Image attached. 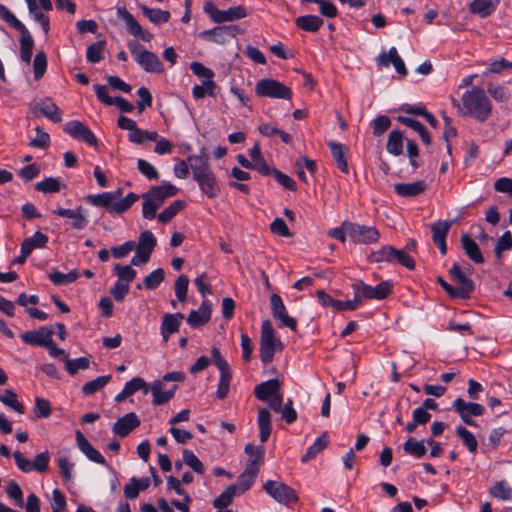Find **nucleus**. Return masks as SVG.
<instances>
[{
    "label": "nucleus",
    "instance_id": "1",
    "mask_svg": "<svg viewBox=\"0 0 512 512\" xmlns=\"http://www.w3.org/2000/svg\"><path fill=\"white\" fill-rule=\"evenodd\" d=\"M122 190L113 192H103L96 195H88L86 200L93 206L107 208L110 213L121 214L130 209V207L139 199V195L130 192L126 197L120 199Z\"/></svg>",
    "mask_w": 512,
    "mask_h": 512
},
{
    "label": "nucleus",
    "instance_id": "2",
    "mask_svg": "<svg viewBox=\"0 0 512 512\" xmlns=\"http://www.w3.org/2000/svg\"><path fill=\"white\" fill-rule=\"evenodd\" d=\"M462 106L465 115L479 122L486 121L492 113V104L484 90L479 87H473L463 94Z\"/></svg>",
    "mask_w": 512,
    "mask_h": 512
},
{
    "label": "nucleus",
    "instance_id": "3",
    "mask_svg": "<svg viewBox=\"0 0 512 512\" xmlns=\"http://www.w3.org/2000/svg\"><path fill=\"white\" fill-rule=\"evenodd\" d=\"M127 46L134 60L145 72L155 74L164 72L163 64L154 52L147 50L135 40L129 41Z\"/></svg>",
    "mask_w": 512,
    "mask_h": 512
},
{
    "label": "nucleus",
    "instance_id": "4",
    "mask_svg": "<svg viewBox=\"0 0 512 512\" xmlns=\"http://www.w3.org/2000/svg\"><path fill=\"white\" fill-rule=\"evenodd\" d=\"M54 326H42L37 330L27 331L21 334L23 342L48 349L49 352H65L59 349L52 341Z\"/></svg>",
    "mask_w": 512,
    "mask_h": 512
},
{
    "label": "nucleus",
    "instance_id": "5",
    "mask_svg": "<svg viewBox=\"0 0 512 512\" xmlns=\"http://www.w3.org/2000/svg\"><path fill=\"white\" fill-rule=\"evenodd\" d=\"M255 93L259 97L290 100L292 90L273 78L260 79L255 85Z\"/></svg>",
    "mask_w": 512,
    "mask_h": 512
},
{
    "label": "nucleus",
    "instance_id": "6",
    "mask_svg": "<svg viewBox=\"0 0 512 512\" xmlns=\"http://www.w3.org/2000/svg\"><path fill=\"white\" fill-rule=\"evenodd\" d=\"M263 489L279 504L290 506L299 501L296 491L281 481L268 480L264 483Z\"/></svg>",
    "mask_w": 512,
    "mask_h": 512
},
{
    "label": "nucleus",
    "instance_id": "7",
    "mask_svg": "<svg viewBox=\"0 0 512 512\" xmlns=\"http://www.w3.org/2000/svg\"><path fill=\"white\" fill-rule=\"evenodd\" d=\"M203 11L210 17V19L214 23L217 24L224 22H232L247 16V11L245 7L242 5L233 6L228 8L227 10H220L210 0L205 1Z\"/></svg>",
    "mask_w": 512,
    "mask_h": 512
},
{
    "label": "nucleus",
    "instance_id": "8",
    "mask_svg": "<svg viewBox=\"0 0 512 512\" xmlns=\"http://www.w3.org/2000/svg\"><path fill=\"white\" fill-rule=\"evenodd\" d=\"M156 243L157 240L151 231H143L138 238V243L135 247L136 252L131 259V265L139 266L147 263Z\"/></svg>",
    "mask_w": 512,
    "mask_h": 512
},
{
    "label": "nucleus",
    "instance_id": "9",
    "mask_svg": "<svg viewBox=\"0 0 512 512\" xmlns=\"http://www.w3.org/2000/svg\"><path fill=\"white\" fill-rule=\"evenodd\" d=\"M348 230V237L352 242L357 244H373L377 243L380 239L379 231L373 226L360 225L350 222L345 224Z\"/></svg>",
    "mask_w": 512,
    "mask_h": 512
},
{
    "label": "nucleus",
    "instance_id": "10",
    "mask_svg": "<svg viewBox=\"0 0 512 512\" xmlns=\"http://www.w3.org/2000/svg\"><path fill=\"white\" fill-rule=\"evenodd\" d=\"M352 289L354 293L362 296V300H382L391 293V284L386 281L379 283L376 287H371L362 280H358L352 284Z\"/></svg>",
    "mask_w": 512,
    "mask_h": 512
},
{
    "label": "nucleus",
    "instance_id": "11",
    "mask_svg": "<svg viewBox=\"0 0 512 512\" xmlns=\"http://www.w3.org/2000/svg\"><path fill=\"white\" fill-rule=\"evenodd\" d=\"M469 271V268L464 270L457 263L449 270L452 280L458 285L456 287L458 299H468L475 288L472 279L467 276Z\"/></svg>",
    "mask_w": 512,
    "mask_h": 512
},
{
    "label": "nucleus",
    "instance_id": "12",
    "mask_svg": "<svg viewBox=\"0 0 512 512\" xmlns=\"http://www.w3.org/2000/svg\"><path fill=\"white\" fill-rule=\"evenodd\" d=\"M30 109L36 117L44 116L55 123L62 121L61 109L50 98L34 100Z\"/></svg>",
    "mask_w": 512,
    "mask_h": 512
},
{
    "label": "nucleus",
    "instance_id": "13",
    "mask_svg": "<svg viewBox=\"0 0 512 512\" xmlns=\"http://www.w3.org/2000/svg\"><path fill=\"white\" fill-rule=\"evenodd\" d=\"M243 31L237 25L217 26L210 30L202 31L199 36L217 44H224L229 38L235 37Z\"/></svg>",
    "mask_w": 512,
    "mask_h": 512
},
{
    "label": "nucleus",
    "instance_id": "14",
    "mask_svg": "<svg viewBox=\"0 0 512 512\" xmlns=\"http://www.w3.org/2000/svg\"><path fill=\"white\" fill-rule=\"evenodd\" d=\"M64 131L74 139L83 141L90 146H97L98 144L94 133L81 121L72 120L67 122Z\"/></svg>",
    "mask_w": 512,
    "mask_h": 512
},
{
    "label": "nucleus",
    "instance_id": "15",
    "mask_svg": "<svg viewBox=\"0 0 512 512\" xmlns=\"http://www.w3.org/2000/svg\"><path fill=\"white\" fill-rule=\"evenodd\" d=\"M283 345L275 335V330L270 320H264L261 325L260 350L261 352H276L282 350Z\"/></svg>",
    "mask_w": 512,
    "mask_h": 512
},
{
    "label": "nucleus",
    "instance_id": "16",
    "mask_svg": "<svg viewBox=\"0 0 512 512\" xmlns=\"http://www.w3.org/2000/svg\"><path fill=\"white\" fill-rule=\"evenodd\" d=\"M270 303L272 315L279 321L280 326L288 327L295 331L297 328V321L295 318L288 315L282 298L278 294H272L270 297Z\"/></svg>",
    "mask_w": 512,
    "mask_h": 512
},
{
    "label": "nucleus",
    "instance_id": "17",
    "mask_svg": "<svg viewBox=\"0 0 512 512\" xmlns=\"http://www.w3.org/2000/svg\"><path fill=\"white\" fill-rule=\"evenodd\" d=\"M453 408L460 415L461 419L467 425H475L472 416H481L484 413V407L475 402H466L462 398H457L453 402Z\"/></svg>",
    "mask_w": 512,
    "mask_h": 512
},
{
    "label": "nucleus",
    "instance_id": "18",
    "mask_svg": "<svg viewBox=\"0 0 512 512\" xmlns=\"http://www.w3.org/2000/svg\"><path fill=\"white\" fill-rule=\"evenodd\" d=\"M117 15L123 19L126 24L127 31L131 35L138 37L145 42H150L152 40V33L144 31L133 15L125 7H118Z\"/></svg>",
    "mask_w": 512,
    "mask_h": 512
},
{
    "label": "nucleus",
    "instance_id": "19",
    "mask_svg": "<svg viewBox=\"0 0 512 512\" xmlns=\"http://www.w3.org/2000/svg\"><path fill=\"white\" fill-rule=\"evenodd\" d=\"M214 363L220 371L217 397L219 399H224L229 392L230 381L232 378L231 370L228 363L224 360L221 354H215Z\"/></svg>",
    "mask_w": 512,
    "mask_h": 512
},
{
    "label": "nucleus",
    "instance_id": "20",
    "mask_svg": "<svg viewBox=\"0 0 512 512\" xmlns=\"http://www.w3.org/2000/svg\"><path fill=\"white\" fill-rule=\"evenodd\" d=\"M177 388V384L167 386L164 381H154L149 390L153 395V404L159 406L169 402L174 397Z\"/></svg>",
    "mask_w": 512,
    "mask_h": 512
},
{
    "label": "nucleus",
    "instance_id": "21",
    "mask_svg": "<svg viewBox=\"0 0 512 512\" xmlns=\"http://www.w3.org/2000/svg\"><path fill=\"white\" fill-rule=\"evenodd\" d=\"M452 224L453 221H437L431 227L433 242L439 248L442 255L447 252L446 237Z\"/></svg>",
    "mask_w": 512,
    "mask_h": 512
},
{
    "label": "nucleus",
    "instance_id": "22",
    "mask_svg": "<svg viewBox=\"0 0 512 512\" xmlns=\"http://www.w3.org/2000/svg\"><path fill=\"white\" fill-rule=\"evenodd\" d=\"M193 178L198 183L201 191L209 198H214L219 194L220 188L212 170L199 174Z\"/></svg>",
    "mask_w": 512,
    "mask_h": 512
},
{
    "label": "nucleus",
    "instance_id": "23",
    "mask_svg": "<svg viewBox=\"0 0 512 512\" xmlns=\"http://www.w3.org/2000/svg\"><path fill=\"white\" fill-rule=\"evenodd\" d=\"M193 178L198 183L201 191L209 198H214L219 194L220 188L212 170L199 174Z\"/></svg>",
    "mask_w": 512,
    "mask_h": 512
},
{
    "label": "nucleus",
    "instance_id": "24",
    "mask_svg": "<svg viewBox=\"0 0 512 512\" xmlns=\"http://www.w3.org/2000/svg\"><path fill=\"white\" fill-rule=\"evenodd\" d=\"M193 178L198 183L201 191L209 198H214L219 194L220 188L212 170L199 174Z\"/></svg>",
    "mask_w": 512,
    "mask_h": 512
},
{
    "label": "nucleus",
    "instance_id": "25",
    "mask_svg": "<svg viewBox=\"0 0 512 512\" xmlns=\"http://www.w3.org/2000/svg\"><path fill=\"white\" fill-rule=\"evenodd\" d=\"M85 210L82 206H78L76 209H65L58 208L54 210L53 213L65 218L72 219V227L76 230L84 229L88 224V219L84 214Z\"/></svg>",
    "mask_w": 512,
    "mask_h": 512
},
{
    "label": "nucleus",
    "instance_id": "26",
    "mask_svg": "<svg viewBox=\"0 0 512 512\" xmlns=\"http://www.w3.org/2000/svg\"><path fill=\"white\" fill-rule=\"evenodd\" d=\"M140 425V420L134 412H130L119 418L113 425L114 434L126 437L131 431Z\"/></svg>",
    "mask_w": 512,
    "mask_h": 512
},
{
    "label": "nucleus",
    "instance_id": "27",
    "mask_svg": "<svg viewBox=\"0 0 512 512\" xmlns=\"http://www.w3.org/2000/svg\"><path fill=\"white\" fill-rule=\"evenodd\" d=\"M212 306L209 301H203L198 310L190 311L187 317V323L191 327H200L209 322L211 318Z\"/></svg>",
    "mask_w": 512,
    "mask_h": 512
},
{
    "label": "nucleus",
    "instance_id": "28",
    "mask_svg": "<svg viewBox=\"0 0 512 512\" xmlns=\"http://www.w3.org/2000/svg\"><path fill=\"white\" fill-rule=\"evenodd\" d=\"M377 61L380 66L385 67L389 66L390 64H393L397 73H399L401 76L407 75V69L405 67V64L401 57L398 55V52L395 47H391L388 53H381L378 56Z\"/></svg>",
    "mask_w": 512,
    "mask_h": 512
},
{
    "label": "nucleus",
    "instance_id": "29",
    "mask_svg": "<svg viewBox=\"0 0 512 512\" xmlns=\"http://www.w3.org/2000/svg\"><path fill=\"white\" fill-rule=\"evenodd\" d=\"M76 442L80 451L91 461L106 465L105 458L100 454L98 450H96L90 442L85 438V436L80 432H76Z\"/></svg>",
    "mask_w": 512,
    "mask_h": 512
},
{
    "label": "nucleus",
    "instance_id": "30",
    "mask_svg": "<svg viewBox=\"0 0 512 512\" xmlns=\"http://www.w3.org/2000/svg\"><path fill=\"white\" fill-rule=\"evenodd\" d=\"M139 390H142L144 394H147L150 390V386L144 381V379L135 377L125 384L123 390L116 395L115 401L120 403Z\"/></svg>",
    "mask_w": 512,
    "mask_h": 512
},
{
    "label": "nucleus",
    "instance_id": "31",
    "mask_svg": "<svg viewBox=\"0 0 512 512\" xmlns=\"http://www.w3.org/2000/svg\"><path fill=\"white\" fill-rule=\"evenodd\" d=\"M427 188L425 181L420 180L410 183H398L394 185L395 192L401 197H416L422 194Z\"/></svg>",
    "mask_w": 512,
    "mask_h": 512
},
{
    "label": "nucleus",
    "instance_id": "32",
    "mask_svg": "<svg viewBox=\"0 0 512 512\" xmlns=\"http://www.w3.org/2000/svg\"><path fill=\"white\" fill-rule=\"evenodd\" d=\"M280 382L278 379H271L258 384L254 389L255 397L261 401H267L280 392Z\"/></svg>",
    "mask_w": 512,
    "mask_h": 512
},
{
    "label": "nucleus",
    "instance_id": "33",
    "mask_svg": "<svg viewBox=\"0 0 512 512\" xmlns=\"http://www.w3.org/2000/svg\"><path fill=\"white\" fill-rule=\"evenodd\" d=\"M245 453L249 456L247 469L259 472L262 463L264 462L265 449L263 446H254L247 444L244 449Z\"/></svg>",
    "mask_w": 512,
    "mask_h": 512
},
{
    "label": "nucleus",
    "instance_id": "34",
    "mask_svg": "<svg viewBox=\"0 0 512 512\" xmlns=\"http://www.w3.org/2000/svg\"><path fill=\"white\" fill-rule=\"evenodd\" d=\"M187 162L192 170L193 177L211 170L209 165V155L204 149H202L201 153L198 155L188 156Z\"/></svg>",
    "mask_w": 512,
    "mask_h": 512
},
{
    "label": "nucleus",
    "instance_id": "35",
    "mask_svg": "<svg viewBox=\"0 0 512 512\" xmlns=\"http://www.w3.org/2000/svg\"><path fill=\"white\" fill-rule=\"evenodd\" d=\"M184 319V315L182 313L175 314H166L163 317L162 325H161V333L164 341L168 340L170 334L178 331L179 326Z\"/></svg>",
    "mask_w": 512,
    "mask_h": 512
},
{
    "label": "nucleus",
    "instance_id": "36",
    "mask_svg": "<svg viewBox=\"0 0 512 512\" xmlns=\"http://www.w3.org/2000/svg\"><path fill=\"white\" fill-rule=\"evenodd\" d=\"M461 245L465 254L476 264L484 262V257L479 249L478 244L467 234L462 235Z\"/></svg>",
    "mask_w": 512,
    "mask_h": 512
},
{
    "label": "nucleus",
    "instance_id": "37",
    "mask_svg": "<svg viewBox=\"0 0 512 512\" xmlns=\"http://www.w3.org/2000/svg\"><path fill=\"white\" fill-rule=\"evenodd\" d=\"M499 2L500 0H473L470 3L469 10L471 13L485 18L495 11Z\"/></svg>",
    "mask_w": 512,
    "mask_h": 512
},
{
    "label": "nucleus",
    "instance_id": "38",
    "mask_svg": "<svg viewBox=\"0 0 512 512\" xmlns=\"http://www.w3.org/2000/svg\"><path fill=\"white\" fill-rule=\"evenodd\" d=\"M257 422L260 430L259 437L261 442L264 443L268 440L272 431L271 415L266 408L258 409Z\"/></svg>",
    "mask_w": 512,
    "mask_h": 512
},
{
    "label": "nucleus",
    "instance_id": "39",
    "mask_svg": "<svg viewBox=\"0 0 512 512\" xmlns=\"http://www.w3.org/2000/svg\"><path fill=\"white\" fill-rule=\"evenodd\" d=\"M324 21L316 15H305L296 18V26L306 32H317L323 25Z\"/></svg>",
    "mask_w": 512,
    "mask_h": 512
},
{
    "label": "nucleus",
    "instance_id": "40",
    "mask_svg": "<svg viewBox=\"0 0 512 512\" xmlns=\"http://www.w3.org/2000/svg\"><path fill=\"white\" fill-rule=\"evenodd\" d=\"M489 495L503 501H511L512 487L505 480L497 481L490 487Z\"/></svg>",
    "mask_w": 512,
    "mask_h": 512
},
{
    "label": "nucleus",
    "instance_id": "41",
    "mask_svg": "<svg viewBox=\"0 0 512 512\" xmlns=\"http://www.w3.org/2000/svg\"><path fill=\"white\" fill-rule=\"evenodd\" d=\"M328 145L331 149V153H332L335 161L337 162L338 168L343 173L347 174L349 171L347 158H346L347 148L344 145L336 143V142H330Z\"/></svg>",
    "mask_w": 512,
    "mask_h": 512
},
{
    "label": "nucleus",
    "instance_id": "42",
    "mask_svg": "<svg viewBox=\"0 0 512 512\" xmlns=\"http://www.w3.org/2000/svg\"><path fill=\"white\" fill-rule=\"evenodd\" d=\"M34 47V40L29 31L21 33L20 37V58L23 62L30 64Z\"/></svg>",
    "mask_w": 512,
    "mask_h": 512
},
{
    "label": "nucleus",
    "instance_id": "43",
    "mask_svg": "<svg viewBox=\"0 0 512 512\" xmlns=\"http://www.w3.org/2000/svg\"><path fill=\"white\" fill-rule=\"evenodd\" d=\"M403 142L404 136L403 133L399 130H392L387 139V151L395 156L402 154L403 152Z\"/></svg>",
    "mask_w": 512,
    "mask_h": 512
},
{
    "label": "nucleus",
    "instance_id": "44",
    "mask_svg": "<svg viewBox=\"0 0 512 512\" xmlns=\"http://www.w3.org/2000/svg\"><path fill=\"white\" fill-rule=\"evenodd\" d=\"M48 242V237L40 231H37L32 237L26 238L21 247L24 254H31L36 248H42Z\"/></svg>",
    "mask_w": 512,
    "mask_h": 512
},
{
    "label": "nucleus",
    "instance_id": "45",
    "mask_svg": "<svg viewBox=\"0 0 512 512\" xmlns=\"http://www.w3.org/2000/svg\"><path fill=\"white\" fill-rule=\"evenodd\" d=\"M327 432H324L321 436H319L315 442L307 449V452L302 456L301 461L306 463L316 457L321 451H323L327 444Z\"/></svg>",
    "mask_w": 512,
    "mask_h": 512
},
{
    "label": "nucleus",
    "instance_id": "46",
    "mask_svg": "<svg viewBox=\"0 0 512 512\" xmlns=\"http://www.w3.org/2000/svg\"><path fill=\"white\" fill-rule=\"evenodd\" d=\"M111 375L99 376L91 381L86 382L82 386V393L84 395H92L103 389L110 381Z\"/></svg>",
    "mask_w": 512,
    "mask_h": 512
},
{
    "label": "nucleus",
    "instance_id": "47",
    "mask_svg": "<svg viewBox=\"0 0 512 512\" xmlns=\"http://www.w3.org/2000/svg\"><path fill=\"white\" fill-rule=\"evenodd\" d=\"M257 475L258 472L245 468V470L239 475L237 482L232 486H236V491L239 490L243 493L252 486Z\"/></svg>",
    "mask_w": 512,
    "mask_h": 512
},
{
    "label": "nucleus",
    "instance_id": "48",
    "mask_svg": "<svg viewBox=\"0 0 512 512\" xmlns=\"http://www.w3.org/2000/svg\"><path fill=\"white\" fill-rule=\"evenodd\" d=\"M217 84L212 79H206L201 85H195L192 89V94L195 99H202L206 95L215 96Z\"/></svg>",
    "mask_w": 512,
    "mask_h": 512
},
{
    "label": "nucleus",
    "instance_id": "49",
    "mask_svg": "<svg viewBox=\"0 0 512 512\" xmlns=\"http://www.w3.org/2000/svg\"><path fill=\"white\" fill-rule=\"evenodd\" d=\"M184 207L185 203L182 200L172 202L161 213H159L158 221L161 223L170 222Z\"/></svg>",
    "mask_w": 512,
    "mask_h": 512
},
{
    "label": "nucleus",
    "instance_id": "50",
    "mask_svg": "<svg viewBox=\"0 0 512 512\" xmlns=\"http://www.w3.org/2000/svg\"><path fill=\"white\" fill-rule=\"evenodd\" d=\"M395 253L396 248H394L393 246L386 245L381 247L379 250L372 252L369 258L371 262L379 263L385 261L392 263L394 262Z\"/></svg>",
    "mask_w": 512,
    "mask_h": 512
},
{
    "label": "nucleus",
    "instance_id": "51",
    "mask_svg": "<svg viewBox=\"0 0 512 512\" xmlns=\"http://www.w3.org/2000/svg\"><path fill=\"white\" fill-rule=\"evenodd\" d=\"M143 14L154 24L166 23L170 19V13L161 9L148 8L145 5L141 6Z\"/></svg>",
    "mask_w": 512,
    "mask_h": 512
},
{
    "label": "nucleus",
    "instance_id": "52",
    "mask_svg": "<svg viewBox=\"0 0 512 512\" xmlns=\"http://www.w3.org/2000/svg\"><path fill=\"white\" fill-rule=\"evenodd\" d=\"M404 451L416 458H421L426 454V447L424 440H416L415 438H409L403 445Z\"/></svg>",
    "mask_w": 512,
    "mask_h": 512
},
{
    "label": "nucleus",
    "instance_id": "53",
    "mask_svg": "<svg viewBox=\"0 0 512 512\" xmlns=\"http://www.w3.org/2000/svg\"><path fill=\"white\" fill-rule=\"evenodd\" d=\"M150 191L155 195L157 200L164 203L165 199L173 197L178 193V188L171 183H164L160 186H154Z\"/></svg>",
    "mask_w": 512,
    "mask_h": 512
},
{
    "label": "nucleus",
    "instance_id": "54",
    "mask_svg": "<svg viewBox=\"0 0 512 512\" xmlns=\"http://www.w3.org/2000/svg\"><path fill=\"white\" fill-rule=\"evenodd\" d=\"M62 187H65L57 178L48 177L42 181H39L35 184V189L42 193H57L61 190Z\"/></svg>",
    "mask_w": 512,
    "mask_h": 512
},
{
    "label": "nucleus",
    "instance_id": "55",
    "mask_svg": "<svg viewBox=\"0 0 512 512\" xmlns=\"http://www.w3.org/2000/svg\"><path fill=\"white\" fill-rule=\"evenodd\" d=\"M236 495V486H228L217 498L213 501V506L216 509H225L233 501Z\"/></svg>",
    "mask_w": 512,
    "mask_h": 512
},
{
    "label": "nucleus",
    "instance_id": "56",
    "mask_svg": "<svg viewBox=\"0 0 512 512\" xmlns=\"http://www.w3.org/2000/svg\"><path fill=\"white\" fill-rule=\"evenodd\" d=\"M61 360L64 362L66 370L71 375L76 374L79 370L87 369L90 364L89 359L86 357H80L76 359H69L68 357H64Z\"/></svg>",
    "mask_w": 512,
    "mask_h": 512
},
{
    "label": "nucleus",
    "instance_id": "57",
    "mask_svg": "<svg viewBox=\"0 0 512 512\" xmlns=\"http://www.w3.org/2000/svg\"><path fill=\"white\" fill-rule=\"evenodd\" d=\"M0 401L3 404L11 407L19 414L25 413L24 405L17 400L16 393L10 389L5 390L4 393L0 395Z\"/></svg>",
    "mask_w": 512,
    "mask_h": 512
},
{
    "label": "nucleus",
    "instance_id": "58",
    "mask_svg": "<svg viewBox=\"0 0 512 512\" xmlns=\"http://www.w3.org/2000/svg\"><path fill=\"white\" fill-rule=\"evenodd\" d=\"M456 434L471 453H475L477 451L478 442L469 430L463 426H458L456 428Z\"/></svg>",
    "mask_w": 512,
    "mask_h": 512
},
{
    "label": "nucleus",
    "instance_id": "59",
    "mask_svg": "<svg viewBox=\"0 0 512 512\" xmlns=\"http://www.w3.org/2000/svg\"><path fill=\"white\" fill-rule=\"evenodd\" d=\"M29 12L33 15L34 19L40 23L45 33L50 29L49 18L38 10V4L35 0H26Z\"/></svg>",
    "mask_w": 512,
    "mask_h": 512
},
{
    "label": "nucleus",
    "instance_id": "60",
    "mask_svg": "<svg viewBox=\"0 0 512 512\" xmlns=\"http://www.w3.org/2000/svg\"><path fill=\"white\" fill-rule=\"evenodd\" d=\"M105 50V41H97L88 46L86 51L87 60L91 63H97L103 59Z\"/></svg>",
    "mask_w": 512,
    "mask_h": 512
},
{
    "label": "nucleus",
    "instance_id": "61",
    "mask_svg": "<svg viewBox=\"0 0 512 512\" xmlns=\"http://www.w3.org/2000/svg\"><path fill=\"white\" fill-rule=\"evenodd\" d=\"M183 462L198 474H203L205 471L203 463L191 450H183Z\"/></svg>",
    "mask_w": 512,
    "mask_h": 512
},
{
    "label": "nucleus",
    "instance_id": "62",
    "mask_svg": "<svg viewBox=\"0 0 512 512\" xmlns=\"http://www.w3.org/2000/svg\"><path fill=\"white\" fill-rule=\"evenodd\" d=\"M164 278V270L158 268L144 278V286L148 290L156 289L163 282Z\"/></svg>",
    "mask_w": 512,
    "mask_h": 512
},
{
    "label": "nucleus",
    "instance_id": "63",
    "mask_svg": "<svg viewBox=\"0 0 512 512\" xmlns=\"http://www.w3.org/2000/svg\"><path fill=\"white\" fill-rule=\"evenodd\" d=\"M114 272L118 276V281H123L129 284L136 277V271L130 265L116 264L114 266Z\"/></svg>",
    "mask_w": 512,
    "mask_h": 512
},
{
    "label": "nucleus",
    "instance_id": "64",
    "mask_svg": "<svg viewBox=\"0 0 512 512\" xmlns=\"http://www.w3.org/2000/svg\"><path fill=\"white\" fill-rule=\"evenodd\" d=\"M512 249V235L509 231L504 232L497 240L495 246V255L497 258H501L504 251Z\"/></svg>",
    "mask_w": 512,
    "mask_h": 512
}]
</instances>
